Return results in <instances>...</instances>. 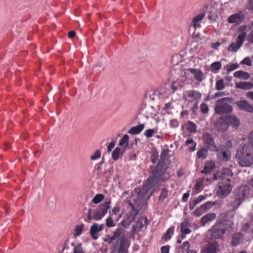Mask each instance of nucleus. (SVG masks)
<instances>
[{"instance_id":"nucleus-1","label":"nucleus","mask_w":253,"mask_h":253,"mask_svg":"<svg viewBox=\"0 0 253 253\" xmlns=\"http://www.w3.org/2000/svg\"><path fill=\"white\" fill-rule=\"evenodd\" d=\"M145 189H140V188L134 189V193L132 195L130 199L126 201L130 209L127 214V219L129 223L134 221L139 212V208L144 199Z\"/></svg>"},{"instance_id":"nucleus-2","label":"nucleus","mask_w":253,"mask_h":253,"mask_svg":"<svg viewBox=\"0 0 253 253\" xmlns=\"http://www.w3.org/2000/svg\"><path fill=\"white\" fill-rule=\"evenodd\" d=\"M160 166H151V176L148 177L146 181V187H143L141 189H145L144 197L148 190L156 186L160 182H164L169 179V174L166 171L159 169Z\"/></svg>"},{"instance_id":"nucleus-3","label":"nucleus","mask_w":253,"mask_h":253,"mask_svg":"<svg viewBox=\"0 0 253 253\" xmlns=\"http://www.w3.org/2000/svg\"><path fill=\"white\" fill-rule=\"evenodd\" d=\"M237 162L241 167H249L253 164V150L248 144L239 147L236 154Z\"/></svg>"},{"instance_id":"nucleus-4","label":"nucleus","mask_w":253,"mask_h":253,"mask_svg":"<svg viewBox=\"0 0 253 253\" xmlns=\"http://www.w3.org/2000/svg\"><path fill=\"white\" fill-rule=\"evenodd\" d=\"M110 200L105 202L99 205L98 207L93 211L91 209H89L87 212V215L85 221L87 222H90L93 219L95 220H101L107 213L108 210L110 208Z\"/></svg>"},{"instance_id":"nucleus-5","label":"nucleus","mask_w":253,"mask_h":253,"mask_svg":"<svg viewBox=\"0 0 253 253\" xmlns=\"http://www.w3.org/2000/svg\"><path fill=\"white\" fill-rule=\"evenodd\" d=\"M250 191L249 187L246 185L240 186L235 191L234 200L230 204L231 211L236 210L245 198L249 197Z\"/></svg>"},{"instance_id":"nucleus-6","label":"nucleus","mask_w":253,"mask_h":253,"mask_svg":"<svg viewBox=\"0 0 253 253\" xmlns=\"http://www.w3.org/2000/svg\"><path fill=\"white\" fill-rule=\"evenodd\" d=\"M232 100L230 97H224L218 100L214 108L215 113L220 115L231 112L233 108L230 103Z\"/></svg>"},{"instance_id":"nucleus-7","label":"nucleus","mask_w":253,"mask_h":253,"mask_svg":"<svg viewBox=\"0 0 253 253\" xmlns=\"http://www.w3.org/2000/svg\"><path fill=\"white\" fill-rule=\"evenodd\" d=\"M130 243L128 238L122 237L119 242H117L112 246L111 250L113 252H117L118 253H128V250Z\"/></svg>"},{"instance_id":"nucleus-8","label":"nucleus","mask_w":253,"mask_h":253,"mask_svg":"<svg viewBox=\"0 0 253 253\" xmlns=\"http://www.w3.org/2000/svg\"><path fill=\"white\" fill-rule=\"evenodd\" d=\"M202 96V95L201 92L194 89L185 90L182 94L183 98L186 102L188 103H195L197 106Z\"/></svg>"},{"instance_id":"nucleus-9","label":"nucleus","mask_w":253,"mask_h":253,"mask_svg":"<svg viewBox=\"0 0 253 253\" xmlns=\"http://www.w3.org/2000/svg\"><path fill=\"white\" fill-rule=\"evenodd\" d=\"M232 187L229 182L224 181L218 183L216 195L220 198L227 197L231 192Z\"/></svg>"},{"instance_id":"nucleus-10","label":"nucleus","mask_w":253,"mask_h":253,"mask_svg":"<svg viewBox=\"0 0 253 253\" xmlns=\"http://www.w3.org/2000/svg\"><path fill=\"white\" fill-rule=\"evenodd\" d=\"M247 37L246 32H244L239 35L235 42H232L228 47V51L233 52H237L243 45Z\"/></svg>"},{"instance_id":"nucleus-11","label":"nucleus","mask_w":253,"mask_h":253,"mask_svg":"<svg viewBox=\"0 0 253 253\" xmlns=\"http://www.w3.org/2000/svg\"><path fill=\"white\" fill-rule=\"evenodd\" d=\"M211 238L214 239L221 238L225 233V229L220 223L215 224L211 229Z\"/></svg>"},{"instance_id":"nucleus-12","label":"nucleus","mask_w":253,"mask_h":253,"mask_svg":"<svg viewBox=\"0 0 253 253\" xmlns=\"http://www.w3.org/2000/svg\"><path fill=\"white\" fill-rule=\"evenodd\" d=\"M244 19L245 14L244 12L240 11L229 16L227 21L229 23L233 24L235 25H239L243 22Z\"/></svg>"},{"instance_id":"nucleus-13","label":"nucleus","mask_w":253,"mask_h":253,"mask_svg":"<svg viewBox=\"0 0 253 253\" xmlns=\"http://www.w3.org/2000/svg\"><path fill=\"white\" fill-rule=\"evenodd\" d=\"M203 140L207 148L211 151H218L212 136L208 133L204 134Z\"/></svg>"},{"instance_id":"nucleus-14","label":"nucleus","mask_w":253,"mask_h":253,"mask_svg":"<svg viewBox=\"0 0 253 253\" xmlns=\"http://www.w3.org/2000/svg\"><path fill=\"white\" fill-rule=\"evenodd\" d=\"M214 203L208 201L202 205L199 208L196 209L193 212V214L196 216L199 217L202 214L211 208L214 205Z\"/></svg>"},{"instance_id":"nucleus-15","label":"nucleus","mask_w":253,"mask_h":253,"mask_svg":"<svg viewBox=\"0 0 253 253\" xmlns=\"http://www.w3.org/2000/svg\"><path fill=\"white\" fill-rule=\"evenodd\" d=\"M169 150L168 149H164L161 153L160 159L156 166H160L159 169L167 171L168 168V165L166 161L168 159Z\"/></svg>"},{"instance_id":"nucleus-16","label":"nucleus","mask_w":253,"mask_h":253,"mask_svg":"<svg viewBox=\"0 0 253 253\" xmlns=\"http://www.w3.org/2000/svg\"><path fill=\"white\" fill-rule=\"evenodd\" d=\"M239 109L249 112L253 113V105L246 100H241L235 102Z\"/></svg>"},{"instance_id":"nucleus-17","label":"nucleus","mask_w":253,"mask_h":253,"mask_svg":"<svg viewBox=\"0 0 253 253\" xmlns=\"http://www.w3.org/2000/svg\"><path fill=\"white\" fill-rule=\"evenodd\" d=\"M104 228V225H99L97 223L92 224L90 229V234L93 240H97L98 238V233Z\"/></svg>"},{"instance_id":"nucleus-18","label":"nucleus","mask_w":253,"mask_h":253,"mask_svg":"<svg viewBox=\"0 0 253 253\" xmlns=\"http://www.w3.org/2000/svg\"><path fill=\"white\" fill-rule=\"evenodd\" d=\"M148 224V220L146 217H141L138 218L135 225L133 226L132 230L134 232H139L142 227Z\"/></svg>"},{"instance_id":"nucleus-19","label":"nucleus","mask_w":253,"mask_h":253,"mask_svg":"<svg viewBox=\"0 0 253 253\" xmlns=\"http://www.w3.org/2000/svg\"><path fill=\"white\" fill-rule=\"evenodd\" d=\"M242 230L248 233H253V214L242 226Z\"/></svg>"},{"instance_id":"nucleus-20","label":"nucleus","mask_w":253,"mask_h":253,"mask_svg":"<svg viewBox=\"0 0 253 253\" xmlns=\"http://www.w3.org/2000/svg\"><path fill=\"white\" fill-rule=\"evenodd\" d=\"M122 234V230L121 229H117L114 233L112 236L107 235L105 238L103 239L104 241L107 243L108 244H111L113 241L117 238L121 237Z\"/></svg>"},{"instance_id":"nucleus-21","label":"nucleus","mask_w":253,"mask_h":253,"mask_svg":"<svg viewBox=\"0 0 253 253\" xmlns=\"http://www.w3.org/2000/svg\"><path fill=\"white\" fill-rule=\"evenodd\" d=\"M229 125L226 119H223L222 118H220L215 124V127L220 131H226Z\"/></svg>"},{"instance_id":"nucleus-22","label":"nucleus","mask_w":253,"mask_h":253,"mask_svg":"<svg viewBox=\"0 0 253 253\" xmlns=\"http://www.w3.org/2000/svg\"><path fill=\"white\" fill-rule=\"evenodd\" d=\"M190 224L188 221H184L181 222L180 224L181 228V238L182 240L186 238V234L191 233V230L189 229Z\"/></svg>"},{"instance_id":"nucleus-23","label":"nucleus","mask_w":253,"mask_h":253,"mask_svg":"<svg viewBox=\"0 0 253 253\" xmlns=\"http://www.w3.org/2000/svg\"><path fill=\"white\" fill-rule=\"evenodd\" d=\"M218 245L215 243L206 245L202 251V253H217Z\"/></svg>"},{"instance_id":"nucleus-24","label":"nucleus","mask_w":253,"mask_h":253,"mask_svg":"<svg viewBox=\"0 0 253 253\" xmlns=\"http://www.w3.org/2000/svg\"><path fill=\"white\" fill-rule=\"evenodd\" d=\"M244 236L241 233H235L232 237L231 241V245L232 246L235 247L243 242Z\"/></svg>"},{"instance_id":"nucleus-25","label":"nucleus","mask_w":253,"mask_h":253,"mask_svg":"<svg viewBox=\"0 0 253 253\" xmlns=\"http://www.w3.org/2000/svg\"><path fill=\"white\" fill-rule=\"evenodd\" d=\"M228 125H231L232 126L237 127L240 125L239 120L235 116L228 115L225 118Z\"/></svg>"},{"instance_id":"nucleus-26","label":"nucleus","mask_w":253,"mask_h":253,"mask_svg":"<svg viewBox=\"0 0 253 253\" xmlns=\"http://www.w3.org/2000/svg\"><path fill=\"white\" fill-rule=\"evenodd\" d=\"M221 179L226 180L225 182H229L231 180L232 177V173L229 169H224L222 170L220 176Z\"/></svg>"},{"instance_id":"nucleus-27","label":"nucleus","mask_w":253,"mask_h":253,"mask_svg":"<svg viewBox=\"0 0 253 253\" xmlns=\"http://www.w3.org/2000/svg\"><path fill=\"white\" fill-rule=\"evenodd\" d=\"M216 218V214L214 213H209L201 219V222L202 226H205V225L210 221L214 220Z\"/></svg>"},{"instance_id":"nucleus-28","label":"nucleus","mask_w":253,"mask_h":253,"mask_svg":"<svg viewBox=\"0 0 253 253\" xmlns=\"http://www.w3.org/2000/svg\"><path fill=\"white\" fill-rule=\"evenodd\" d=\"M215 168V164L212 161H207L205 162L203 170L201 173L208 174L211 173Z\"/></svg>"},{"instance_id":"nucleus-29","label":"nucleus","mask_w":253,"mask_h":253,"mask_svg":"<svg viewBox=\"0 0 253 253\" xmlns=\"http://www.w3.org/2000/svg\"><path fill=\"white\" fill-rule=\"evenodd\" d=\"M205 16V13H202L198 14L193 18L192 20L193 26L195 29L201 26L200 23L204 19Z\"/></svg>"},{"instance_id":"nucleus-30","label":"nucleus","mask_w":253,"mask_h":253,"mask_svg":"<svg viewBox=\"0 0 253 253\" xmlns=\"http://www.w3.org/2000/svg\"><path fill=\"white\" fill-rule=\"evenodd\" d=\"M145 126L144 124H140L138 126L132 127L128 131V133L136 135L140 133L143 129L144 128Z\"/></svg>"},{"instance_id":"nucleus-31","label":"nucleus","mask_w":253,"mask_h":253,"mask_svg":"<svg viewBox=\"0 0 253 253\" xmlns=\"http://www.w3.org/2000/svg\"><path fill=\"white\" fill-rule=\"evenodd\" d=\"M187 71H190L191 73L194 74L195 80L198 82H201L203 81V73L201 71L192 68H189Z\"/></svg>"},{"instance_id":"nucleus-32","label":"nucleus","mask_w":253,"mask_h":253,"mask_svg":"<svg viewBox=\"0 0 253 253\" xmlns=\"http://www.w3.org/2000/svg\"><path fill=\"white\" fill-rule=\"evenodd\" d=\"M235 86L238 88L248 90L253 87V84L250 82H243L236 83Z\"/></svg>"},{"instance_id":"nucleus-33","label":"nucleus","mask_w":253,"mask_h":253,"mask_svg":"<svg viewBox=\"0 0 253 253\" xmlns=\"http://www.w3.org/2000/svg\"><path fill=\"white\" fill-rule=\"evenodd\" d=\"M217 152V157L218 158L225 162L228 161L230 158H231V154L230 152H227V151H219L218 150V151H216Z\"/></svg>"},{"instance_id":"nucleus-34","label":"nucleus","mask_w":253,"mask_h":253,"mask_svg":"<svg viewBox=\"0 0 253 253\" xmlns=\"http://www.w3.org/2000/svg\"><path fill=\"white\" fill-rule=\"evenodd\" d=\"M234 76L236 78L247 80L250 78V75L247 72L242 71H238L234 73Z\"/></svg>"},{"instance_id":"nucleus-35","label":"nucleus","mask_w":253,"mask_h":253,"mask_svg":"<svg viewBox=\"0 0 253 253\" xmlns=\"http://www.w3.org/2000/svg\"><path fill=\"white\" fill-rule=\"evenodd\" d=\"M71 245L73 247L72 253H85L81 243L76 244L75 243H72Z\"/></svg>"},{"instance_id":"nucleus-36","label":"nucleus","mask_w":253,"mask_h":253,"mask_svg":"<svg viewBox=\"0 0 253 253\" xmlns=\"http://www.w3.org/2000/svg\"><path fill=\"white\" fill-rule=\"evenodd\" d=\"M185 145L188 147L189 151L193 152L196 149L197 143L192 139H189L186 141Z\"/></svg>"},{"instance_id":"nucleus-37","label":"nucleus","mask_w":253,"mask_h":253,"mask_svg":"<svg viewBox=\"0 0 253 253\" xmlns=\"http://www.w3.org/2000/svg\"><path fill=\"white\" fill-rule=\"evenodd\" d=\"M208 154V149L206 148H202L198 150L197 153V156L199 159H205L207 158Z\"/></svg>"},{"instance_id":"nucleus-38","label":"nucleus","mask_w":253,"mask_h":253,"mask_svg":"<svg viewBox=\"0 0 253 253\" xmlns=\"http://www.w3.org/2000/svg\"><path fill=\"white\" fill-rule=\"evenodd\" d=\"M187 130L190 133H195L196 132V125L191 121H188L186 124Z\"/></svg>"},{"instance_id":"nucleus-39","label":"nucleus","mask_w":253,"mask_h":253,"mask_svg":"<svg viewBox=\"0 0 253 253\" xmlns=\"http://www.w3.org/2000/svg\"><path fill=\"white\" fill-rule=\"evenodd\" d=\"M174 227L171 226L166 231L165 234L162 236V239L165 240H169L171 238V236L173 234Z\"/></svg>"},{"instance_id":"nucleus-40","label":"nucleus","mask_w":253,"mask_h":253,"mask_svg":"<svg viewBox=\"0 0 253 253\" xmlns=\"http://www.w3.org/2000/svg\"><path fill=\"white\" fill-rule=\"evenodd\" d=\"M84 228V224H81L80 225H78L75 227L74 233V236L77 237L79 236L82 234L83 232V229Z\"/></svg>"},{"instance_id":"nucleus-41","label":"nucleus","mask_w":253,"mask_h":253,"mask_svg":"<svg viewBox=\"0 0 253 253\" xmlns=\"http://www.w3.org/2000/svg\"><path fill=\"white\" fill-rule=\"evenodd\" d=\"M220 224L223 225V227L225 229V231H229L232 228L233 223L232 221L229 220H224L221 222H219Z\"/></svg>"},{"instance_id":"nucleus-42","label":"nucleus","mask_w":253,"mask_h":253,"mask_svg":"<svg viewBox=\"0 0 253 253\" xmlns=\"http://www.w3.org/2000/svg\"><path fill=\"white\" fill-rule=\"evenodd\" d=\"M104 199V196L103 194H97L94 197V198L92 200V202L95 204H97L102 202Z\"/></svg>"},{"instance_id":"nucleus-43","label":"nucleus","mask_w":253,"mask_h":253,"mask_svg":"<svg viewBox=\"0 0 253 253\" xmlns=\"http://www.w3.org/2000/svg\"><path fill=\"white\" fill-rule=\"evenodd\" d=\"M158 132V128H153V129H149L145 130L144 132V135L146 136L147 138H150L153 136V135L156 133Z\"/></svg>"},{"instance_id":"nucleus-44","label":"nucleus","mask_w":253,"mask_h":253,"mask_svg":"<svg viewBox=\"0 0 253 253\" xmlns=\"http://www.w3.org/2000/svg\"><path fill=\"white\" fill-rule=\"evenodd\" d=\"M221 63L220 62L217 61L212 63L211 65V69L212 72H216L221 69Z\"/></svg>"},{"instance_id":"nucleus-45","label":"nucleus","mask_w":253,"mask_h":253,"mask_svg":"<svg viewBox=\"0 0 253 253\" xmlns=\"http://www.w3.org/2000/svg\"><path fill=\"white\" fill-rule=\"evenodd\" d=\"M121 149L120 148H116L112 152V157L114 161L118 160L121 152Z\"/></svg>"},{"instance_id":"nucleus-46","label":"nucleus","mask_w":253,"mask_h":253,"mask_svg":"<svg viewBox=\"0 0 253 253\" xmlns=\"http://www.w3.org/2000/svg\"><path fill=\"white\" fill-rule=\"evenodd\" d=\"M129 136L127 134H125L123 138L120 140L119 145L123 146L125 145L126 146H128Z\"/></svg>"},{"instance_id":"nucleus-47","label":"nucleus","mask_w":253,"mask_h":253,"mask_svg":"<svg viewBox=\"0 0 253 253\" xmlns=\"http://www.w3.org/2000/svg\"><path fill=\"white\" fill-rule=\"evenodd\" d=\"M153 107L152 106H148L145 107L144 109L143 110V112L145 113V115H146V117L147 118H148L150 117H152L153 115V113L151 111L152 110Z\"/></svg>"},{"instance_id":"nucleus-48","label":"nucleus","mask_w":253,"mask_h":253,"mask_svg":"<svg viewBox=\"0 0 253 253\" xmlns=\"http://www.w3.org/2000/svg\"><path fill=\"white\" fill-rule=\"evenodd\" d=\"M249 29L250 30V32L247 36V39L250 42L253 43V22L250 26Z\"/></svg>"},{"instance_id":"nucleus-49","label":"nucleus","mask_w":253,"mask_h":253,"mask_svg":"<svg viewBox=\"0 0 253 253\" xmlns=\"http://www.w3.org/2000/svg\"><path fill=\"white\" fill-rule=\"evenodd\" d=\"M216 88L218 90H222L225 88V85L222 79L217 81L215 84Z\"/></svg>"},{"instance_id":"nucleus-50","label":"nucleus","mask_w":253,"mask_h":253,"mask_svg":"<svg viewBox=\"0 0 253 253\" xmlns=\"http://www.w3.org/2000/svg\"><path fill=\"white\" fill-rule=\"evenodd\" d=\"M200 110L203 114H207L209 112V108L208 105L205 103H202L200 105Z\"/></svg>"},{"instance_id":"nucleus-51","label":"nucleus","mask_w":253,"mask_h":253,"mask_svg":"<svg viewBox=\"0 0 253 253\" xmlns=\"http://www.w3.org/2000/svg\"><path fill=\"white\" fill-rule=\"evenodd\" d=\"M190 244L188 241L184 242L179 247V249L182 250V252L186 251V252L190 250Z\"/></svg>"},{"instance_id":"nucleus-52","label":"nucleus","mask_w":253,"mask_h":253,"mask_svg":"<svg viewBox=\"0 0 253 253\" xmlns=\"http://www.w3.org/2000/svg\"><path fill=\"white\" fill-rule=\"evenodd\" d=\"M106 226L108 227H112L115 226V223H114L113 220L111 216L108 217L106 219Z\"/></svg>"},{"instance_id":"nucleus-53","label":"nucleus","mask_w":253,"mask_h":253,"mask_svg":"<svg viewBox=\"0 0 253 253\" xmlns=\"http://www.w3.org/2000/svg\"><path fill=\"white\" fill-rule=\"evenodd\" d=\"M167 195L168 190L166 188L163 189L159 197V200H164L167 197Z\"/></svg>"},{"instance_id":"nucleus-54","label":"nucleus","mask_w":253,"mask_h":253,"mask_svg":"<svg viewBox=\"0 0 253 253\" xmlns=\"http://www.w3.org/2000/svg\"><path fill=\"white\" fill-rule=\"evenodd\" d=\"M101 157V152L99 150H96L94 154L90 157V159L95 160L100 158Z\"/></svg>"},{"instance_id":"nucleus-55","label":"nucleus","mask_w":253,"mask_h":253,"mask_svg":"<svg viewBox=\"0 0 253 253\" xmlns=\"http://www.w3.org/2000/svg\"><path fill=\"white\" fill-rule=\"evenodd\" d=\"M239 67L238 64H233L230 65H227L226 66V70L228 72H230L237 68H238Z\"/></svg>"},{"instance_id":"nucleus-56","label":"nucleus","mask_w":253,"mask_h":253,"mask_svg":"<svg viewBox=\"0 0 253 253\" xmlns=\"http://www.w3.org/2000/svg\"><path fill=\"white\" fill-rule=\"evenodd\" d=\"M197 205H198L197 202L194 199L191 200L189 204V209L193 210Z\"/></svg>"},{"instance_id":"nucleus-57","label":"nucleus","mask_w":253,"mask_h":253,"mask_svg":"<svg viewBox=\"0 0 253 253\" xmlns=\"http://www.w3.org/2000/svg\"><path fill=\"white\" fill-rule=\"evenodd\" d=\"M241 64H246L248 66L252 65V61L250 57H246L242 61Z\"/></svg>"},{"instance_id":"nucleus-58","label":"nucleus","mask_w":253,"mask_h":253,"mask_svg":"<svg viewBox=\"0 0 253 253\" xmlns=\"http://www.w3.org/2000/svg\"><path fill=\"white\" fill-rule=\"evenodd\" d=\"M206 198V196L201 195H199L198 197L195 198L194 199L196 201V202H197V204H198L205 200Z\"/></svg>"},{"instance_id":"nucleus-59","label":"nucleus","mask_w":253,"mask_h":253,"mask_svg":"<svg viewBox=\"0 0 253 253\" xmlns=\"http://www.w3.org/2000/svg\"><path fill=\"white\" fill-rule=\"evenodd\" d=\"M225 42V41L224 40L221 42H217L215 43H212L211 44V47L212 48L217 49L218 46H219L222 44H223Z\"/></svg>"},{"instance_id":"nucleus-60","label":"nucleus","mask_w":253,"mask_h":253,"mask_svg":"<svg viewBox=\"0 0 253 253\" xmlns=\"http://www.w3.org/2000/svg\"><path fill=\"white\" fill-rule=\"evenodd\" d=\"M158 158V154H153L151 157V162L153 164H155L157 162Z\"/></svg>"},{"instance_id":"nucleus-61","label":"nucleus","mask_w":253,"mask_h":253,"mask_svg":"<svg viewBox=\"0 0 253 253\" xmlns=\"http://www.w3.org/2000/svg\"><path fill=\"white\" fill-rule=\"evenodd\" d=\"M120 211V208L118 206L114 207L112 209V213L115 215H118Z\"/></svg>"},{"instance_id":"nucleus-62","label":"nucleus","mask_w":253,"mask_h":253,"mask_svg":"<svg viewBox=\"0 0 253 253\" xmlns=\"http://www.w3.org/2000/svg\"><path fill=\"white\" fill-rule=\"evenodd\" d=\"M161 250L162 253H169V246H163L161 248Z\"/></svg>"},{"instance_id":"nucleus-63","label":"nucleus","mask_w":253,"mask_h":253,"mask_svg":"<svg viewBox=\"0 0 253 253\" xmlns=\"http://www.w3.org/2000/svg\"><path fill=\"white\" fill-rule=\"evenodd\" d=\"M202 184H203V183H202V181H199L197 182L194 186L195 189L196 191L199 190L201 189V188L202 186Z\"/></svg>"},{"instance_id":"nucleus-64","label":"nucleus","mask_w":253,"mask_h":253,"mask_svg":"<svg viewBox=\"0 0 253 253\" xmlns=\"http://www.w3.org/2000/svg\"><path fill=\"white\" fill-rule=\"evenodd\" d=\"M247 8L249 10L253 11V0H249L247 4Z\"/></svg>"}]
</instances>
